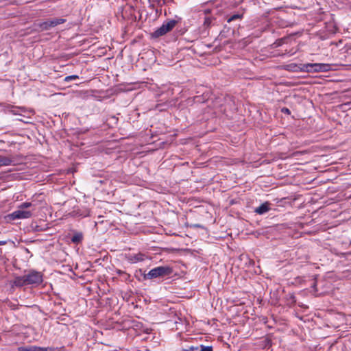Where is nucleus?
I'll return each instance as SVG.
<instances>
[{"mask_svg": "<svg viewBox=\"0 0 351 351\" xmlns=\"http://www.w3.org/2000/svg\"><path fill=\"white\" fill-rule=\"evenodd\" d=\"M270 204L267 202L262 204L261 206L255 208V213L259 215L265 214L270 210Z\"/></svg>", "mask_w": 351, "mask_h": 351, "instance_id": "nucleus-6", "label": "nucleus"}, {"mask_svg": "<svg viewBox=\"0 0 351 351\" xmlns=\"http://www.w3.org/2000/svg\"><path fill=\"white\" fill-rule=\"evenodd\" d=\"M78 78V76L77 75H69V76H66L65 78H64V81L66 82H69L72 80H75Z\"/></svg>", "mask_w": 351, "mask_h": 351, "instance_id": "nucleus-18", "label": "nucleus"}, {"mask_svg": "<svg viewBox=\"0 0 351 351\" xmlns=\"http://www.w3.org/2000/svg\"><path fill=\"white\" fill-rule=\"evenodd\" d=\"M243 16V14H233L231 16H230L229 18H228L227 22L228 23H230V22L234 21L235 20H238V19L241 20V19H242Z\"/></svg>", "mask_w": 351, "mask_h": 351, "instance_id": "nucleus-14", "label": "nucleus"}, {"mask_svg": "<svg viewBox=\"0 0 351 351\" xmlns=\"http://www.w3.org/2000/svg\"><path fill=\"white\" fill-rule=\"evenodd\" d=\"M172 272L173 269L169 266H159L153 268L147 274H143V278L145 280L162 278L169 276Z\"/></svg>", "mask_w": 351, "mask_h": 351, "instance_id": "nucleus-3", "label": "nucleus"}, {"mask_svg": "<svg viewBox=\"0 0 351 351\" xmlns=\"http://www.w3.org/2000/svg\"><path fill=\"white\" fill-rule=\"evenodd\" d=\"M282 112L283 113L288 114H289L291 113V112H290L289 109H288L287 108H283L282 109Z\"/></svg>", "mask_w": 351, "mask_h": 351, "instance_id": "nucleus-20", "label": "nucleus"}, {"mask_svg": "<svg viewBox=\"0 0 351 351\" xmlns=\"http://www.w3.org/2000/svg\"><path fill=\"white\" fill-rule=\"evenodd\" d=\"M14 285L16 287H23L27 285L25 275L23 276L16 277L13 282Z\"/></svg>", "mask_w": 351, "mask_h": 351, "instance_id": "nucleus-8", "label": "nucleus"}, {"mask_svg": "<svg viewBox=\"0 0 351 351\" xmlns=\"http://www.w3.org/2000/svg\"><path fill=\"white\" fill-rule=\"evenodd\" d=\"M144 257H145L144 254H143L141 253H138L136 254L130 255L129 260L132 263H137L139 261H143L144 260Z\"/></svg>", "mask_w": 351, "mask_h": 351, "instance_id": "nucleus-10", "label": "nucleus"}, {"mask_svg": "<svg viewBox=\"0 0 351 351\" xmlns=\"http://www.w3.org/2000/svg\"><path fill=\"white\" fill-rule=\"evenodd\" d=\"M330 69V65L328 64L315 63L314 72H325Z\"/></svg>", "mask_w": 351, "mask_h": 351, "instance_id": "nucleus-7", "label": "nucleus"}, {"mask_svg": "<svg viewBox=\"0 0 351 351\" xmlns=\"http://www.w3.org/2000/svg\"><path fill=\"white\" fill-rule=\"evenodd\" d=\"M50 28L57 26L58 25L64 23L66 20L64 19H53L47 20Z\"/></svg>", "mask_w": 351, "mask_h": 351, "instance_id": "nucleus-11", "label": "nucleus"}, {"mask_svg": "<svg viewBox=\"0 0 351 351\" xmlns=\"http://www.w3.org/2000/svg\"><path fill=\"white\" fill-rule=\"evenodd\" d=\"M315 63H308L304 64H301V67L300 68V71L312 73L314 72Z\"/></svg>", "mask_w": 351, "mask_h": 351, "instance_id": "nucleus-9", "label": "nucleus"}, {"mask_svg": "<svg viewBox=\"0 0 351 351\" xmlns=\"http://www.w3.org/2000/svg\"><path fill=\"white\" fill-rule=\"evenodd\" d=\"M13 162V160L7 156H0V167L1 166H8L11 165Z\"/></svg>", "mask_w": 351, "mask_h": 351, "instance_id": "nucleus-12", "label": "nucleus"}, {"mask_svg": "<svg viewBox=\"0 0 351 351\" xmlns=\"http://www.w3.org/2000/svg\"><path fill=\"white\" fill-rule=\"evenodd\" d=\"M350 104L351 105V102L350 103Z\"/></svg>", "mask_w": 351, "mask_h": 351, "instance_id": "nucleus-25", "label": "nucleus"}, {"mask_svg": "<svg viewBox=\"0 0 351 351\" xmlns=\"http://www.w3.org/2000/svg\"><path fill=\"white\" fill-rule=\"evenodd\" d=\"M194 350H199V348L198 347H191L188 350H184V351H194Z\"/></svg>", "mask_w": 351, "mask_h": 351, "instance_id": "nucleus-21", "label": "nucleus"}, {"mask_svg": "<svg viewBox=\"0 0 351 351\" xmlns=\"http://www.w3.org/2000/svg\"><path fill=\"white\" fill-rule=\"evenodd\" d=\"M7 243L5 241H0V245H4Z\"/></svg>", "mask_w": 351, "mask_h": 351, "instance_id": "nucleus-22", "label": "nucleus"}, {"mask_svg": "<svg viewBox=\"0 0 351 351\" xmlns=\"http://www.w3.org/2000/svg\"><path fill=\"white\" fill-rule=\"evenodd\" d=\"M90 39H92V38L89 37V41H88L89 44L91 43Z\"/></svg>", "mask_w": 351, "mask_h": 351, "instance_id": "nucleus-24", "label": "nucleus"}, {"mask_svg": "<svg viewBox=\"0 0 351 351\" xmlns=\"http://www.w3.org/2000/svg\"><path fill=\"white\" fill-rule=\"evenodd\" d=\"M51 348H43L36 346H21L18 348L19 351H51Z\"/></svg>", "mask_w": 351, "mask_h": 351, "instance_id": "nucleus-5", "label": "nucleus"}, {"mask_svg": "<svg viewBox=\"0 0 351 351\" xmlns=\"http://www.w3.org/2000/svg\"><path fill=\"white\" fill-rule=\"evenodd\" d=\"M210 23L211 19L209 17H206L204 19V25L208 26Z\"/></svg>", "mask_w": 351, "mask_h": 351, "instance_id": "nucleus-19", "label": "nucleus"}, {"mask_svg": "<svg viewBox=\"0 0 351 351\" xmlns=\"http://www.w3.org/2000/svg\"><path fill=\"white\" fill-rule=\"evenodd\" d=\"M193 226L198 228V227H200L201 226L199 224H194V225H193Z\"/></svg>", "mask_w": 351, "mask_h": 351, "instance_id": "nucleus-23", "label": "nucleus"}, {"mask_svg": "<svg viewBox=\"0 0 351 351\" xmlns=\"http://www.w3.org/2000/svg\"><path fill=\"white\" fill-rule=\"evenodd\" d=\"M288 67L289 68L290 70H292L293 71H300L299 67H301V64L297 65L295 64H290L288 65Z\"/></svg>", "mask_w": 351, "mask_h": 351, "instance_id": "nucleus-16", "label": "nucleus"}, {"mask_svg": "<svg viewBox=\"0 0 351 351\" xmlns=\"http://www.w3.org/2000/svg\"><path fill=\"white\" fill-rule=\"evenodd\" d=\"M179 23V20L167 19L162 25L151 34L152 38H158L170 32Z\"/></svg>", "mask_w": 351, "mask_h": 351, "instance_id": "nucleus-2", "label": "nucleus"}, {"mask_svg": "<svg viewBox=\"0 0 351 351\" xmlns=\"http://www.w3.org/2000/svg\"><path fill=\"white\" fill-rule=\"evenodd\" d=\"M25 276L27 285H39L43 282V275L36 271H30Z\"/></svg>", "mask_w": 351, "mask_h": 351, "instance_id": "nucleus-4", "label": "nucleus"}, {"mask_svg": "<svg viewBox=\"0 0 351 351\" xmlns=\"http://www.w3.org/2000/svg\"><path fill=\"white\" fill-rule=\"evenodd\" d=\"M199 350V351H213V348L211 346H204L201 345Z\"/></svg>", "mask_w": 351, "mask_h": 351, "instance_id": "nucleus-17", "label": "nucleus"}, {"mask_svg": "<svg viewBox=\"0 0 351 351\" xmlns=\"http://www.w3.org/2000/svg\"><path fill=\"white\" fill-rule=\"evenodd\" d=\"M32 206L31 202H23L18 206V209L13 213L8 215L6 219L8 220L25 219L32 217L31 210H25V209Z\"/></svg>", "mask_w": 351, "mask_h": 351, "instance_id": "nucleus-1", "label": "nucleus"}, {"mask_svg": "<svg viewBox=\"0 0 351 351\" xmlns=\"http://www.w3.org/2000/svg\"><path fill=\"white\" fill-rule=\"evenodd\" d=\"M39 27L42 29V30H48L50 29V27H49V23L47 21H45V22H43V23H40L39 24Z\"/></svg>", "mask_w": 351, "mask_h": 351, "instance_id": "nucleus-15", "label": "nucleus"}, {"mask_svg": "<svg viewBox=\"0 0 351 351\" xmlns=\"http://www.w3.org/2000/svg\"><path fill=\"white\" fill-rule=\"evenodd\" d=\"M83 234L81 232H76L71 238V241L74 243H79L82 241Z\"/></svg>", "mask_w": 351, "mask_h": 351, "instance_id": "nucleus-13", "label": "nucleus"}]
</instances>
